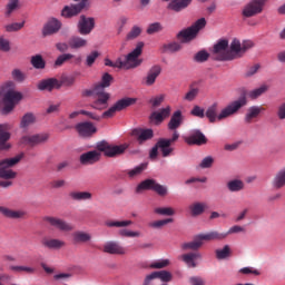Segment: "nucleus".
<instances>
[{
  "mask_svg": "<svg viewBox=\"0 0 285 285\" xmlns=\"http://www.w3.org/2000/svg\"><path fill=\"white\" fill-rule=\"evenodd\" d=\"M247 105L248 98H246V95H243L237 100H234L226 106L219 115H217V104L212 105L207 108L205 117H207L210 124H215L217 120L222 121L224 119H228V117H233V115H237V112Z\"/></svg>",
  "mask_w": 285,
  "mask_h": 285,
  "instance_id": "obj_1",
  "label": "nucleus"
},
{
  "mask_svg": "<svg viewBox=\"0 0 285 285\" xmlns=\"http://www.w3.org/2000/svg\"><path fill=\"white\" fill-rule=\"evenodd\" d=\"M23 159V155L14 156L13 158H6L0 161V179H6L0 181L2 188H10L12 186V180L17 178V171L11 168L17 166L19 161Z\"/></svg>",
  "mask_w": 285,
  "mask_h": 285,
  "instance_id": "obj_2",
  "label": "nucleus"
},
{
  "mask_svg": "<svg viewBox=\"0 0 285 285\" xmlns=\"http://www.w3.org/2000/svg\"><path fill=\"white\" fill-rule=\"evenodd\" d=\"M213 55L216 61H235L236 55L235 50H233V42L228 45L227 39L218 40L214 46Z\"/></svg>",
  "mask_w": 285,
  "mask_h": 285,
  "instance_id": "obj_3",
  "label": "nucleus"
},
{
  "mask_svg": "<svg viewBox=\"0 0 285 285\" xmlns=\"http://www.w3.org/2000/svg\"><path fill=\"white\" fill-rule=\"evenodd\" d=\"M204 28H206V18H200L191 27L178 32L177 39L180 43H188V41H193L199 33V30H204Z\"/></svg>",
  "mask_w": 285,
  "mask_h": 285,
  "instance_id": "obj_4",
  "label": "nucleus"
},
{
  "mask_svg": "<svg viewBox=\"0 0 285 285\" xmlns=\"http://www.w3.org/2000/svg\"><path fill=\"white\" fill-rule=\"evenodd\" d=\"M23 99V95L21 92L9 89L4 92L2 101L4 107L2 108V115H10L14 107L17 106L18 101Z\"/></svg>",
  "mask_w": 285,
  "mask_h": 285,
  "instance_id": "obj_5",
  "label": "nucleus"
},
{
  "mask_svg": "<svg viewBox=\"0 0 285 285\" xmlns=\"http://www.w3.org/2000/svg\"><path fill=\"white\" fill-rule=\"evenodd\" d=\"M170 140L168 138H160L156 142V145L149 151L150 159H157L159 155V150L161 153V157H170L173 153H175V148L171 147Z\"/></svg>",
  "mask_w": 285,
  "mask_h": 285,
  "instance_id": "obj_6",
  "label": "nucleus"
},
{
  "mask_svg": "<svg viewBox=\"0 0 285 285\" xmlns=\"http://www.w3.org/2000/svg\"><path fill=\"white\" fill-rule=\"evenodd\" d=\"M96 149L99 153H104L106 157H117V155H124L128 150V144L112 146L106 140L97 142Z\"/></svg>",
  "mask_w": 285,
  "mask_h": 285,
  "instance_id": "obj_7",
  "label": "nucleus"
},
{
  "mask_svg": "<svg viewBox=\"0 0 285 285\" xmlns=\"http://www.w3.org/2000/svg\"><path fill=\"white\" fill-rule=\"evenodd\" d=\"M142 190H154L159 197H166L168 195V187L160 185L155 179H145L136 187V193H141Z\"/></svg>",
  "mask_w": 285,
  "mask_h": 285,
  "instance_id": "obj_8",
  "label": "nucleus"
},
{
  "mask_svg": "<svg viewBox=\"0 0 285 285\" xmlns=\"http://www.w3.org/2000/svg\"><path fill=\"white\" fill-rule=\"evenodd\" d=\"M137 104V98H122L118 100L114 106H111L107 111L102 112V119H110L117 112H121V110H126V108H130V106H135Z\"/></svg>",
  "mask_w": 285,
  "mask_h": 285,
  "instance_id": "obj_9",
  "label": "nucleus"
},
{
  "mask_svg": "<svg viewBox=\"0 0 285 285\" xmlns=\"http://www.w3.org/2000/svg\"><path fill=\"white\" fill-rule=\"evenodd\" d=\"M266 6V0H252L243 9V17L249 19L250 17H257L264 12V7Z\"/></svg>",
  "mask_w": 285,
  "mask_h": 285,
  "instance_id": "obj_10",
  "label": "nucleus"
},
{
  "mask_svg": "<svg viewBox=\"0 0 285 285\" xmlns=\"http://www.w3.org/2000/svg\"><path fill=\"white\" fill-rule=\"evenodd\" d=\"M141 52H144V42H137L136 48L129 52L126 56V63H127V68L132 69V68H139V66H141V59H139V57H141Z\"/></svg>",
  "mask_w": 285,
  "mask_h": 285,
  "instance_id": "obj_11",
  "label": "nucleus"
},
{
  "mask_svg": "<svg viewBox=\"0 0 285 285\" xmlns=\"http://www.w3.org/2000/svg\"><path fill=\"white\" fill-rule=\"evenodd\" d=\"M255 47V42L253 40H244L243 42L239 39L234 38L232 40V50H234L236 55V59H242L244 55H246L247 50Z\"/></svg>",
  "mask_w": 285,
  "mask_h": 285,
  "instance_id": "obj_12",
  "label": "nucleus"
},
{
  "mask_svg": "<svg viewBox=\"0 0 285 285\" xmlns=\"http://www.w3.org/2000/svg\"><path fill=\"white\" fill-rule=\"evenodd\" d=\"M43 222L49 224V226L57 228V230H62L63 233H70V230L75 229V227L71 224L61 218L47 216L43 218Z\"/></svg>",
  "mask_w": 285,
  "mask_h": 285,
  "instance_id": "obj_13",
  "label": "nucleus"
},
{
  "mask_svg": "<svg viewBox=\"0 0 285 285\" xmlns=\"http://www.w3.org/2000/svg\"><path fill=\"white\" fill-rule=\"evenodd\" d=\"M95 30V18L86 17L85 14L80 16L78 21V32L83 37L90 35Z\"/></svg>",
  "mask_w": 285,
  "mask_h": 285,
  "instance_id": "obj_14",
  "label": "nucleus"
},
{
  "mask_svg": "<svg viewBox=\"0 0 285 285\" xmlns=\"http://www.w3.org/2000/svg\"><path fill=\"white\" fill-rule=\"evenodd\" d=\"M131 135L136 137V141L139 144V146H144L146 141H150V139L155 137V131H153V129L136 128L132 129Z\"/></svg>",
  "mask_w": 285,
  "mask_h": 285,
  "instance_id": "obj_15",
  "label": "nucleus"
},
{
  "mask_svg": "<svg viewBox=\"0 0 285 285\" xmlns=\"http://www.w3.org/2000/svg\"><path fill=\"white\" fill-rule=\"evenodd\" d=\"M50 139V135L47 132L36 134L31 136H24L22 138L23 144L27 146H41V144H46Z\"/></svg>",
  "mask_w": 285,
  "mask_h": 285,
  "instance_id": "obj_16",
  "label": "nucleus"
},
{
  "mask_svg": "<svg viewBox=\"0 0 285 285\" xmlns=\"http://www.w3.org/2000/svg\"><path fill=\"white\" fill-rule=\"evenodd\" d=\"M83 10V3L65 6L61 10V17H63V19H72V17H78V14H81Z\"/></svg>",
  "mask_w": 285,
  "mask_h": 285,
  "instance_id": "obj_17",
  "label": "nucleus"
},
{
  "mask_svg": "<svg viewBox=\"0 0 285 285\" xmlns=\"http://www.w3.org/2000/svg\"><path fill=\"white\" fill-rule=\"evenodd\" d=\"M62 23L57 18H51L42 28V37L57 35L61 30Z\"/></svg>",
  "mask_w": 285,
  "mask_h": 285,
  "instance_id": "obj_18",
  "label": "nucleus"
},
{
  "mask_svg": "<svg viewBox=\"0 0 285 285\" xmlns=\"http://www.w3.org/2000/svg\"><path fill=\"white\" fill-rule=\"evenodd\" d=\"M0 213L7 219H26L28 212L23 209H10L4 206H0Z\"/></svg>",
  "mask_w": 285,
  "mask_h": 285,
  "instance_id": "obj_19",
  "label": "nucleus"
},
{
  "mask_svg": "<svg viewBox=\"0 0 285 285\" xmlns=\"http://www.w3.org/2000/svg\"><path fill=\"white\" fill-rule=\"evenodd\" d=\"M101 159V153L97 150L87 151L80 155L79 161L82 166H92Z\"/></svg>",
  "mask_w": 285,
  "mask_h": 285,
  "instance_id": "obj_20",
  "label": "nucleus"
},
{
  "mask_svg": "<svg viewBox=\"0 0 285 285\" xmlns=\"http://www.w3.org/2000/svg\"><path fill=\"white\" fill-rule=\"evenodd\" d=\"M185 141L188 146H204V144L208 142V139H206V136L203 132L195 130L185 139Z\"/></svg>",
  "mask_w": 285,
  "mask_h": 285,
  "instance_id": "obj_21",
  "label": "nucleus"
},
{
  "mask_svg": "<svg viewBox=\"0 0 285 285\" xmlns=\"http://www.w3.org/2000/svg\"><path fill=\"white\" fill-rule=\"evenodd\" d=\"M76 130L80 137H92L97 132V127L92 122H80L76 125Z\"/></svg>",
  "mask_w": 285,
  "mask_h": 285,
  "instance_id": "obj_22",
  "label": "nucleus"
},
{
  "mask_svg": "<svg viewBox=\"0 0 285 285\" xmlns=\"http://www.w3.org/2000/svg\"><path fill=\"white\" fill-rule=\"evenodd\" d=\"M104 253L108 255H126V249L119 243L110 240L104 245Z\"/></svg>",
  "mask_w": 285,
  "mask_h": 285,
  "instance_id": "obj_23",
  "label": "nucleus"
},
{
  "mask_svg": "<svg viewBox=\"0 0 285 285\" xmlns=\"http://www.w3.org/2000/svg\"><path fill=\"white\" fill-rule=\"evenodd\" d=\"M59 88H61V81L57 78L45 79L38 83V90H48L49 92H52V90H59Z\"/></svg>",
  "mask_w": 285,
  "mask_h": 285,
  "instance_id": "obj_24",
  "label": "nucleus"
},
{
  "mask_svg": "<svg viewBox=\"0 0 285 285\" xmlns=\"http://www.w3.org/2000/svg\"><path fill=\"white\" fill-rule=\"evenodd\" d=\"M264 110L266 109L262 106L249 107L244 117L245 124H253V121H255V119H257L262 115V112H264Z\"/></svg>",
  "mask_w": 285,
  "mask_h": 285,
  "instance_id": "obj_25",
  "label": "nucleus"
},
{
  "mask_svg": "<svg viewBox=\"0 0 285 285\" xmlns=\"http://www.w3.org/2000/svg\"><path fill=\"white\" fill-rule=\"evenodd\" d=\"M41 244L49 250H61V248L66 247V242L59 238H42Z\"/></svg>",
  "mask_w": 285,
  "mask_h": 285,
  "instance_id": "obj_26",
  "label": "nucleus"
},
{
  "mask_svg": "<svg viewBox=\"0 0 285 285\" xmlns=\"http://www.w3.org/2000/svg\"><path fill=\"white\" fill-rule=\"evenodd\" d=\"M197 259H202V254L199 252H190L181 255V261L188 268H197Z\"/></svg>",
  "mask_w": 285,
  "mask_h": 285,
  "instance_id": "obj_27",
  "label": "nucleus"
},
{
  "mask_svg": "<svg viewBox=\"0 0 285 285\" xmlns=\"http://www.w3.org/2000/svg\"><path fill=\"white\" fill-rule=\"evenodd\" d=\"M200 237V242H222V239H226L228 234L219 233V232H209L207 234H198Z\"/></svg>",
  "mask_w": 285,
  "mask_h": 285,
  "instance_id": "obj_28",
  "label": "nucleus"
},
{
  "mask_svg": "<svg viewBox=\"0 0 285 285\" xmlns=\"http://www.w3.org/2000/svg\"><path fill=\"white\" fill-rule=\"evenodd\" d=\"M184 124V115L181 110H176L168 122V130H177Z\"/></svg>",
  "mask_w": 285,
  "mask_h": 285,
  "instance_id": "obj_29",
  "label": "nucleus"
},
{
  "mask_svg": "<svg viewBox=\"0 0 285 285\" xmlns=\"http://www.w3.org/2000/svg\"><path fill=\"white\" fill-rule=\"evenodd\" d=\"M159 75H161V66L156 65L151 67L147 73V77L145 78L146 86H154Z\"/></svg>",
  "mask_w": 285,
  "mask_h": 285,
  "instance_id": "obj_30",
  "label": "nucleus"
},
{
  "mask_svg": "<svg viewBox=\"0 0 285 285\" xmlns=\"http://www.w3.org/2000/svg\"><path fill=\"white\" fill-rule=\"evenodd\" d=\"M92 240V235L88 232L77 230L72 233V242L73 244H88V242Z\"/></svg>",
  "mask_w": 285,
  "mask_h": 285,
  "instance_id": "obj_31",
  "label": "nucleus"
},
{
  "mask_svg": "<svg viewBox=\"0 0 285 285\" xmlns=\"http://www.w3.org/2000/svg\"><path fill=\"white\" fill-rule=\"evenodd\" d=\"M11 126L8 124L4 125H0V148L2 150H8V148H10L9 145H6V141H8V139H10V132H8V130H10Z\"/></svg>",
  "mask_w": 285,
  "mask_h": 285,
  "instance_id": "obj_32",
  "label": "nucleus"
},
{
  "mask_svg": "<svg viewBox=\"0 0 285 285\" xmlns=\"http://www.w3.org/2000/svg\"><path fill=\"white\" fill-rule=\"evenodd\" d=\"M33 124H37V117L32 112H27L22 116L20 120V128L22 130H28L30 126H33Z\"/></svg>",
  "mask_w": 285,
  "mask_h": 285,
  "instance_id": "obj_33",
  "label": "nucleus"
},
{
  "mask_svg": "<svg viewBox=\"0 0 285 285\" xmlns=\"http://www.w3.org/2000/svg\"><path fill=\"white\" fill-rule=\"evenodd\" d=\"M202 246H204V242H202V238L198 234L194 237V240L184 243L181 248L183 250H199Z\"/></svg>",
  "mask_w": 285,
  "mask_h": 285,
  "instance_id": "obj_34",
  "label": "nucleus"
},
{
  "mask_svg": "<svg viewBox=\"0 0 285 285\" xmlns=\"http://www.w3.org/2000/svg\"><path fill=\"white\" fill-rule=\"evenodd\" d=\"M98 98L92 105L96 110H106L108 108V100L110 99V94H102L97 96Z\"/></svg>",
  "mask_w": 285,
  "mask_h": 285,
  "instance_id": "obj_35",
  "label": "nucleus"
},
{
  "mask_svg": "<svg viewBox=\"0 0 285 285\" xmlns=\"http://www.w3.org/2000/svg\"><path fill=\"white\" fill-rule=\"evenodd\" d=\"M86 46H88V40L79 36H73L69 39V48L71 50H79L80 48H86Z\"/></svg>",
  "mask_w": 285,
  "mask_h": 285,
  "instance_id": "obj_36",
  "label": "nucleus"
},
{
  "mask_svg": "<svg viewBox=\"0 0 285 285\" xmlns=\"http://www.w3.org/2000/svg\"><path fill=\"white\" fill-rule=\"evenodd\" d=\"M189 3H193V0H173L168 4V8H169V10H174V12H181V10H185V8Z\"/></svg>",
  "mask_w": 285,
  "mask_h": 285,
  "instance_id": "obj_37",
  "label": "nucleus"
},
{
  "mask_svg": "<svg viewBox=\"0 0 285 285\" xmlns=\"http://www.w3.org/2000/svg\"><path fill=\"white\" fill-rule=\"evenodd\" d=\"M273 188H276V190H279V188H284L285 186V168L281 169L272 181Z\"/></svg>",
  "mask_w": 285,
  "mask_h": 285,
  "instance_id": "obj_38",
  "label": "nucleus"
},
{
  "mask_svg": "<svg viewBox=\"0 0 285 285\" xmlns=\"http://www.w3.org/2000/svg\"><path fill=\"white\" fill-rule=\"evenodd\" d=\"M69 197L73 202H87L88 199H92V194L89 191H70Z\"/></svg>",
  "mask_w": 285,
  "mask_h": 285,
  "instance_id": "obj_39",
  "label": "nucleus"
},
{
  "mask_svg": "<svg viewBox=\"0 0 285 285\" xmlns=\"http://www.w3.org/2000/svg\"><path fill=\"white\" fill-rule=\"evenodd\" d=\"M105 226L107 228H128V226H132V220H107Z\"/></svg>",
  "mask_w": 285,
  "mask_h": 285,
  "instance_id": "obj_40",
  "label": "nucleus"
},
{
  "mask_svg": "<svg viewBox=\"0 0 285 285\" xmlns=\"http://www.w3.org/2000/svg\"><path fill=\"white\" fill-rule=\"evenodd\" d=\"M208 208L206 203H194L189 206V210L193 217H198V215H203V213Z\"/></svg>",
  "mask_w": 285,
  "mask_h": 285,
  "instance_id": "obj_41",
  "label": "nucleus"
},
{
  "mask_svg": "<svg viewBox=\"0 0 285 285\" xmlns=\"http://www.w3.org/2000/svg\"><path fill=\"white\" fill-rule=\"evenodd\" d=\"M244 183L242 179H233L227 183V188L229 193H239L244 190Z\"/></svg>",
  "mask_w": 285,
  "mask_h": 285,
  "instance_id": "obj_42",
  "label": "nucleus"
},
{
  "mask_svg": "<svg viewBox=\"0 0 285 285\" xmlns=\"http://www.w3.org/2000/svg\"><path fill=\"white\" fill-rule=\"evenodd\" d=\"M31 65L37 70H43V68H46V60H43V57L41 55H36L31 57Z\"/></svg>",
  "mask_w": 285,
  "mask_h": 285,
  "instance_id": "obj_43",
  "label": "nucleus"
},
{
  "mask_svg": "<svg viewBox=\"0 0 285 285\" xmlns=\"http://www.w3.org/2000/svg\"><path fill=\"white\" fill-rule=\"evenodd\" d=\"M146 168V164H140L139 166L135 167L134 169L126 170L129 179H135V177H139L144 173Z\"/></svg>",
  "mask_w": 285,
  "mask_h": 285,
  "instance_id": "obj_44",
  "label": "nucleus"
},
{
  "mask_svg": "<svg viewBox=\"0 0 285 285\" xmlns=\"http://www.w3.org/2000/svg\"><path fill=\"white\" fill-rule=\"evenodd\" d=\"M75 58V55L72 53H62L60 55L56 61H55V68H61V66L63 63H66L67 61H70V59H73Z\"/></svg>",
  "mask_w": 285,
  "mask_h": 285,
  "instance_id": "obj_45",
  "label": "nucleus"
},
{
  "mask_svg": "<svg viewBox=\"0 0 285 285\" xmlns=\"http://www.w3.org/2000/svg\"><path fill=\"white\" fill-rule=\"evenodd\" d=\"M10 271H13L14 273H27V275H35V273H37L35 267L28 266H10Z\"/></svg>",
  "mask_w": 285,
  "mask_h": 285,
  "instance_id": "obj_46",
  "label": "nucleus"
},
{
  "mask_svg": "<svg viewBox=\"0 0 285 285\" xmlns=\"http://www.w3.org/2000/svg\"><path fill=\"white\" fill-rule=\"evenodd\" d=\"M164 31V24L161 22H153L147 27V35H157V32Z\"/></svg>",
  "mask_w": 285,
  "mask_h": 285,
  "instance_id": "obj_47",
  "label": "nucleus"
},
{
  "mask_svg": "<svg viewBox=\"0 0 285 285\" xmlns=\"http://www.w3.org/2000/svg\"><path fill=\"white\" fill-rule=\"evenodd\" d=\"M142 32L141 27L139 26H134L130 31L127 33L126 36V41H132L135 39H137V37H139Z\"/></svg>",
  "mask_w": 285,
  "mask_h": 285,
  "instance_id": "obj_48",
  "label": "nucleus"
},
{
  "mask_svg": "<svg viewBox=\"0 0 285 285\" xmlns=\"http://www.w3.org/2000/svg\"><path fill=\"white\" fill-rule=\"evenodd\" d=\"M173 218H165L161 220H155L149 223V227L150 228H155L156 230L161 229L164 226L168 225V224H173Z\"/></svg>",
  "mask_w": 285,
  "mask_h": 285,
  "instance_id": "obj_49",
  "label": "nucleus"
},
{
  "mask_svg": "<svg viewBox=\"0 0 285 285\" xmlns=\"http://www.w3.org/2000/svg\"><path fill=\"white\" fill-rule=\"evenodd\" d=\"M268 91V86L263 85L259 88H256L252 91L248 92V97H250L252 99H257L258 97H262V95H264V92Z\"/></svg>",
  "mask_w": 285,
  "mask_h": 285,
  "instance_id": "obj_50",
  "label": "nucleus"
},
{
  "mask_svg": "<svg viewBox=\"0 0 285 285\" xmlns=\"http://www.w3.org/2000/svg\"><path fill=\"white\" fill-rule=\"evenodd\" d=\"M19 9V0H9L6 7V17H10L14 10Z\"/></svg>",
  "mask_w": 285,
  "mask_h": 285,
  "instance_id": "obj_51",
  "label": "nucleus"
},
{
  "mask_svg": "<svg viewBox=\"0 0 285 285\" xmlns=\"http://www.w3.org/2000/svg\"><path fill=\"white\" fill-rule=\"evenodd\" d=\"M154 213L165 217H173V215H175V209H173V207H157L154 209Z\"/></svg>",
  "mask_w": 285,
  "mask_h": 285,
  "instance_id": "obj_52",
  "label": "nucleus"
},
{
  "mask_svg": "<svg viewBox=\"0 0 285 285\" xmlns=\"http://www.w3.org/2000/svg\"><path fill=\"white\" fill-rule=\"evenodd\" d=\"M11 77L13 81H18V83H23L26 79H28V76L20 69H13L11 72Z\"/></svg>",
  "mask_w": 285,
  "mask_h": 285,
  "instance_id": "obj_53",
  "label": "nucleus"
},
{
  "mask_svg": "<svg viewBox=\"0 0 285 285\" xmlns=\"http://www.w3.org/2000/svg\"><path fill=\"white\" fill-rule=\"evenodd\" d=\"M164 52H179L181 50V43L179 42H169L163 46Z\"/></svg>",
  "mask_w": 285,
  "mask_h": 285,
  "instance_id": "obj_54",
  "label": "nucleus"
},
{
  "mask_svg": "<svg viewBox=\"0 0 285 285\" xmlns=\"http://www.w3.org/2000/svg\"><path fill=\"white\" fill-rule=\"evenodd\" d=\"M215 253H216V257L218 259H226V258L230 257V246L225 245L224 248L216 249Z\"/></svg>",
  "mask_w": 285,
  "mask_h": 285,
  "instance_id": "obj_55",
  "label": "nucleus"
},
{
  "mask_svg": "<svg viewBox=\"0 0 285 285\" xmlns=\"http://www.w3.org/2000/svg\"><path fill=\"white\" fill-rule=\"evenodd\" d=\"M23 26H26V21H22V22H13V23H10V24H7L4 27V30L7 32H19V30H21L23 28Z\"/></svg>",
  "mask_w": 285,
  "mask_h": 285,
  "instance_id": "obj_56",
  "label": "nucleus"
},
{
  "mask_svg": "<svg viewBox=\"0 0 285 285\" xmlns=\"http://www.w3.org/2000/svg\"><path fill=\"white\" fill-rule=\"evenodd\" d=\"M99 51H91L86 58V66H88V68H92L97 59H99Z\"/></svg>",
  "mask_w": 285,
  "mask_h": 285,
  "instance_id": "obj_57",
  "label": "nucleus"
},
{
  "mask_svg": "<svg viewBox=\"0 0 285 285\" xmlns=\"http://www.w3.org/2000/svg\"><path fill=\"white\" fill-rule=\"evenodd\" d=\"M209 57L210 55L207 51L202 50L194 56V61H196L197 63H204L205 61H208Z\"/></svg>",
  "mask_w": 285,
  "mask_h": 285,
  "instance_id": "obj_58",
  "label": "nucleus"
},
{
  "mask_svg": "<svg viewBox=\"0 0 285 285\" xmlns=\"http://www.w3.org/2000/svg\"><path fill=\"white\" fill-rule=\"evenodd\" d=\"M118 235L120 237H140L141 236V233L139 232H132V230H129L127 228H122V229H119L118 230Z\"/></svg>",
  "mask_w": 285,
  "mask_h": 285,
  "instance_id": "obj_59",
  "label": "nucleus"
},
{
  "mask_svg": "<svg viewBox=\"0 0 285 285\" xmlns=\"http://www.w3.org/2000/svg\"><path fill=\"white\" fill-rule=\"evenodd\" d=\"M167 266H170L169 259H160L150 264V268H166Z\"/></svg>",
  "mask_w": 285,
  "mask_h": 285,
  "instance_id": "obj_60",
  "label": "nucleus"
},
{
  "mask_svg": "<svg viewBox=\"0 0 285 285\" xmlns=\"http://www.w3.org/2000/svg\"><path fill=\"white\" fill-rule=\"evenodd\" d=\"M98 83H100L105 88H110V83H112V76L108 72L104 73L100 82Z\"/></svg>",
  "mask_w": 285,
  "mask_h": 285,
  "instance_id": "obj_61",
  "label": "nucleus"
},
{
  "mask_svg": "<svg viewBox=\"0 0 285 285\" xmlns=\"http://www.w3.org/2000/svg\"><path fill=\"white\" fill-rule=\"evenodd\" d=\"M205 114L206 112L204 111V108L199 106H194V108L190 111V115H193V117H199V119H204L206 117Z\"/></svg>",
  "mask_w": 285,
  "mask_h": 285,
  "instance_id": "obj_62",
  "label": "nucleus"
},
{
  "mask_svg": "<svg viewBox=\"0 0 285 285\" xmlns=\"http://www.w3.org/2000/svg\"><path fill=\"white\" fill-rule=\"evenodd\" d=\"M214 163L215 159L213 158V156H207L200 161L199 166L200 168H210Z\"/></svg>",
  "mask_w": 285,
  "mask_h": 285,
  "instance_id": "obj_63",
  "label": "nucleus"
},
{
  "mask_svg": "<svg viewBox=\"0 0 285 285\" xmlns=\"http://www.w3.org/2000/svg\"><path fill=\"white\" fill-rule=\"evenodd\" d=\"M259 68H262V66L259 63L253 65L245 72V77H253V76L257 75V72H259Z\"/></svg>",
  "mask_w": 285,
  "mask_h": 285,
  "instance_id": "obj_64",
  "label": "nucleus"
}]
</instances>
